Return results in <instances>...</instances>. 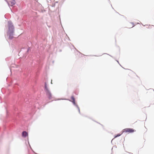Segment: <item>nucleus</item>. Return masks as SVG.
<instances>
[{"label": "nucleus", "mask_w": 154, "mask_h": 154, "mask_svg": "<svg viewBox=\"0 0 154 154\" xmlns=\"http://www.w3.org/2000/svg\"><path fill=\"white\" fill-rule=\"evenodd\" d=\"M120 134H118L116 136H115V137L116 138L118 137L119 136H120Z\"/></svg>", "instance_id": "obj_7"}, {"label": "nucleus", "mask_w": 154, "mask_h": 154, "mask_svg": "<svg viewBox=\"0 0 154 154\" xmlns=\"http://www.w3.org/2000/svg\"><path fill=\"white\" fill-rule=\"evenodd\" d=\"M9 25V31H10L11 33H13L14 29V27L11 24V22H8Z\"/></svg>", "instance_id": "obj_3"}, {"label": "nucleus", "mask_w": 154, "mask_h": 154, "mask_svg": "<svg viewBox=\"0 0 154 154\" xmlns=\"http://www.w3.org/2000/svg\"><path fill=\"white\" fill-rule=\"evenodd\" d=\"M28 135V134L27 132H26L25 131H24L22 132V136L23 137H25L26 136H27Z\"/></svg>", "instance_id": "obj_5"}, {"label": "nucleus", "mask_w": 154, "mask_h": 154, "mask_svg": "<svg viewBox=\"0 0 154 154\" xmlns=\"http://www.w3.org/2000/svg\"><path fill=\"white\" fill-rule=\"evenodd\" d=\"M13 37L12 36H9V38L10 39H11L13 38Z\"/></svg>", "instance_id": "obj_8"}, {"label": "nucleus", "mask_w": 154, "mask_h": 154, "mask_svg": "<svg viewBox=\"0 0 154 154\" xmlns=\"http://www.w3.org/2000/svg\"><path fill=\"white\" fill-rule=\"evenodd\" d=\"M15 2L14 0H11L9 2V4L11 6H12L13 5H15Z\"/></svg>", "instance_id": "obj_4"}, {"label": "nucleus", "mask_w": 154, "mask_h": 154, "mask_svg": "<svg viewBox=\"0 0 154 154\" xmlns=\"http://www.w3.org/2000/svg\"><path fill=\"white\" fill-rule=\"evenodd\" d=\"M52 80H51V83L52 84Z\"/></svg>", "instance_id": "obj_9"}, {"label": "nucleus", "mask_w": 154, "mask_h": 154, "mask_svg": "<svg viewBox=\"0 0 154 154\" xmlns=\"http://www.w3.org/2000/svg\"><path fill=\"white\" fill-rule=\"evenodd\" d=\"M45 88L46 90V92L47 94L49 99H51L52 98V94L50 92V91L48 90L47 87L46 83L45 82Z\"/></svg>", "instance_id": "obj_1"}, {"label": "nucleus", "mask_w": 154, "mask_h": 154, "mask_svg": "<svg viewBox=\"0 0 154 154\" xmlns=\"http://www.w3.org/2000/svg\"><path fill=\"white\" fill-rule=\"evenodd\" d=\"M135 131V130L131 128H126L123 130V132L131 133H133Z\"/></svg>", "instance_id": "obj_2"}, {"label": "nucleus", "mask_w": 154, "mask_h": 154, "mask_svg": "<svg viewBox=\"0 0 154 154\" xmlns=\"http://www.w3.org/2000/svg\"><path fill=\"white\" fill-rule=\"evenodd\" d=\"M71 99L72 102L75 104V99L73 96H71Z\"/></svg>", "instance_id": "obj_6"}]
</instances>
